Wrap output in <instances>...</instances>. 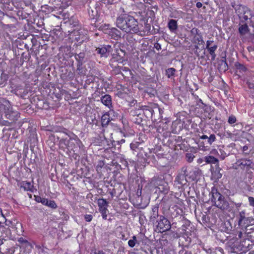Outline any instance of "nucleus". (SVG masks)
<instances>
[{
	"label": "nucleus",
	"instance_id": "aec40b11",
	"mask_svg": "<svg viewBox=\"0 0 254 254\" xmlns=\"http://www.w3.org/2000/svg\"><path fill=\"white\" fill-rule=\"evenodd\" d=\"M6 225H7L8 227L14 229V230L17 233L18 232L17 229L21 228L22 227V225L21 223L18 222L14 223L10 221H7L6 222Z\"/></svg>",
	"mask_w": 254,
	"mask_h": 254
},
{
	"label": "nucleus",
	"instance_id": "20e7f679",
	"mask_svg": "<svg viewBox=\"0 0 254 254\" xmlns=\"http://www.w3.org/2000/svg\"><path fill=\"white\" fill-rule=\"evenodd\" d=\"M252 168L253 161L248 158L239 159L232 166V168L235 170L241 169L246 172H248Z\"/></svg>",
	"mask_w": 254,
	"mask_h": 254
},
{
	"label": "nucleus",
	"instance_id": "4be33fe9",
	"mask_svg": "<svg viewBox=\"0 0 254 254\" xmlns=\"http://www.w3.org/2000/svg\"><path fill=\"white\" fill-rule=\"evenodd\" d=\"M102 126L103 127L107 126L110 122L109 115L106 113L101 117Z\"/></svg>",
	"mask_w": 254,
	"mask_h": 254
},
{
	"label": "nucleus",
	"instance_id": "4468645a",
	"mask_svg": "<svg viewBox=\"0 0 254 254\" xmlns=\"http://www.w3.org/2000/svg\"><path fill=\"white\" fill-rule=\"evenodd\" d=\"M109 35L112 39L118 40L121 37V33L120 30L116 28H113L110 29Z\"/></svg>",
	"mask_w": 254,
	"mask_h": 254
},
{
	"label": "nucleus",
	"instance_id": "412c9836",
	"mask_svg": "<svg viewBox=\"0 0 254 254\" xmlns=\"http://www.w3.org/2000/svg\"><path fill=\"white\" fill-rule=\"evenodd\" d=\"M249 239L248 240H244L243 241L241 242L240 244V250L245 252L247 251L250 247V243H249Z\"/></svg>",
	"mask_w": 254,
	"mask_h": 254
},
{
	"label": "nucleus",
	"instance_id": "39448f33",
	"mask_svg": "<svg viewBox=\"0 0 254 254\" xmlns=\"http://www.w3.org/2000/svg\"><path fill=\"white\" fill-rule=\"evenodd\" d=\"M199 139L204 140L200 142L199 144V148L203 151L207 150L209 146L211 145L216 140V135L214 134H210L209 136L202 134L199 135Z\"/></svg>",
	"mask_w": 254,
	"mask_h": 254
},
{
	"label": "nucleus",
	"instance_id": "a19ab883",
	"mask_svg": "<svg viewBox=\"0 0 254 254\" xmlns=\"http://www.w3.org/2000/svg\"><path fill=\"white\" fill-rule=\"evenodd\" d=\"M190 32L191 33L194 35V36H197V35H198V30L196 28H193L191 31H190Z\"/></svg>",
	"mask_w": 254,
	"mask_h": 254
},
{
	"label": "nucleus",
	"instance_id": "774afa93",
	"mask_svg": "<svg viewBox=\"0 0 254 254\" xmlns=\"http://www.w3.org/2000/svg\"><path fill=\"white\" fill-rule=\"evenodd\" d=\"M214 43H213L212 45H211V46H212V45L214 44Z\"/></svg>",
	"mask_w": 254,
	"mask_h": 254
},
{
	"label": "nucleus",
	"instance_id": "f704fd0d",
	"mask_svg": "<svg viewBox=\"0 0 254 254\" xmlns=\"http://www.w3.org/2000/svg\"><path fill=\"white\" fill-rule=\"evenodd\" d=\"M153 0H139V1L136 2L137 4H143L144 3H147L149 4H152Z\"/></svg>",
	"mask_w": 254,
	"mask_h": 254
},
{
	"label": "nucleus",
	"instance_id": "603ef678",
	"mask_svg": "<svg viewBox=\"0 0 254 254\" xmlns=\"http://www.w3.org/2000/svg\"><path fill=\"white\" fill-rule=\"evenodd\" d=\"M162 124L163 125H164V126L163 127L165 129H167V122H165V123L162 122Z\"/></svg>",
	"mask_w": 254,
	"mask_h": 254
},
{
	"label": "nucleus",
	"instance_id": "8fccbe9b",
	"mask_svg": "<svg viewBox=\"0 0 254 254\" xmlns=\"http://www.w3.org/2000/svg\"><path fill=\"white\" fill-rule=\"evenodd\" d=\"M210 154H212L213 155H216V154H218V151L216 149H214L211 151Z\"/></svg>",
	"mask_w": 254,
	"mask_h": 254
},
{
	"label": "nucleus",
	"instance_id": "680f3d73",
	"mask_svg": "<svg viewBox=\"0 0 254 254\" xmlns=\"http://www.w3.org/2000/svg\"><path fill=\"white\" fill-rule=\"evenodd\" d=\"M141 193V191H140V192H138V191H137V194H138H138H140V193Z\"/></svg>",
	"mask_w": 254,
	"mask_h": 254
},
{
	"label": "nucleus",
	"instance_id": "49530a36",
	"mask_svg": "<svg viewBox=\"0 0 254 254\" xmlns=\"http://www.w3.org/2000/svg\"><path fill=\"white\" fill-rule=\"evenodd\" d=\"M154 47L157 50H159L161 49V45L158 43H156L154 44Z\"/></svg>",
	"mask_w": 254,
	"mask_h": 254
},
{
	"label": "nucleus",
	"instance_id": "69168bd1",
	"mask_svg": "<svg viewBox=\"0 0 254 254\" xmlns=\"http://www.w3.org/2000/svg\"><path fill=\"white\" fill-rule=\"evenodd\" d=\"M225 64L226 65H227V64L226 62H225Z\"/></svg>",
	"mask_w": 254,
	"mask_h": 254
},
{
	"label": "nucleus",
	"instance_id": "c85d7f7f",
	"mask_svg": "<svg viewBox=\"0 0 254 254\" xmlns=\"http://www.w3.org/2000/svg\"><path fill=\"white\" fill-rule=\"evenodd\" d=\"M45 205H47L52 208H56L57 207V205L54 200H49L47 199V203Z\"/></svg>",
	"mask_w": 254,
	"mask_h": 254
},
{
	"label": "nucleus",
	"instance_id": "3c124183",
	"mask_svg": "<svg viewBox=\"0 0 254 254\" xmlns=\"http://www.w3.org/2000/svg\"><path fill=\"white\" fill-rule=\"evenodd\" d=\"M196 6L197 8H200L202 7V4L200 2H197L196 4Z\"/></svg>",
	"mask_w": 254,
	"mask_h": 254
},
{
	"label": "nucleus",
	"instance_id": "6ab92c4d",
	"mask_svg": "<svg viewBox=\"0 0 254 254\" xmlns=\"http://www.w3.org/2000/svg\"><path fill=\"white\" fill-rule=\"evenodd\" d=\"M20 187L23 188L24 190L33 191V186L30 182L23 181L20 183Z\"/></svg>",
	"mask_w": 254,
	"mask_h": 254
},
{
	"label": "nucleus",
	"instance_id": "a211bd4d",
	"mask_svg": "<svg viewBox=\"0 0 254 254\" xmlns=\"http://www.w3.org/2000/svg\"><path fill=\"white\" fill-rule=\"evenodd\" d=\"M168 27L172 32H175L178 29L177 21L174 19H170L168 23Z\"/></svg>",
	"mask_w": 254,
	"mask_h": 254
},
{
	"label": "nucleus",
	"instance_id": "79ce46f5",
	"mask_svg": "<svg viewBox=\"0 0 254 254\" xmlns=\"http://www.w3.org/2000/svg\"><path fill=\"white\" fill-rule=\"evenodd\" d=\"M248 199L250 205L254 207V198L252 196H249Z\"/></svg>",
	"mask_w": 254,
	"mask_h": 254
},
{
	"label": "nucleus",
	"instance_id": "338daca9",
	"mask_svg": "<svg viewBox=\"0 0 254 254\" xmlns=\"http://www.w3.org/2000/svg\"><path fill=\"white\" fill-rule=\"evenodd\" d=\"M7 19H11V18H9V17H7Z\"/></svg>",
	"mask_w": 254,
	"mask_h": 254
},
{
	"label": "nucleus",
	"instance_id": "5701e85b",
	"mask_svg": "<svg viewBox=\"0 0 254 254\" xmlns=\"http://www.w3.org/2000/svg\"><path fill=\"white\" fill-rule=\"evenodd\" d=\"M158 217V207L154 206L152 209L151 214L150 217V219L151 221H154L155 219Z\"/></svg>",
	"mask_w": 254,
	"mask_h": 254
},
{
	"label": "nucleus",
	"instance_id": "13d9d810",
	"mask_svg": "<svg viewBox=\"0 0 254 254\" xmlns=\"http://www.w3.org/2000/svg\"><path fill=\"white\" fill-rule=\"evenodd\" d=\"M150 112H153V110L152 109H150V110H149ZM151 114H153V113H151Z\"/></svg>",
	"mask_w": 254,
	"mask_h": 254
},
{
	"label": "nucleus",
	"instance_id": "37998d69",
	"mask_svg": "<svg viewBox=\"0 0 254 254\" xmlns=\"http://www.w3.org/2000/svg\"><path fill=\"white\" fill-rule=\"evenodd\" d=\"M250 25L254 28V15H252L250 17Z\"/></svg>",
	"mask_w": 254,
	"mask_h": 254
},
{
	"label": "nucleus",
	"instance_id": "a878e982",
	"mask_svg": "<svg viewBox=\"0 0 254 254\" xmlns=\"http://www.w3.org/2000/svg\"><path fill=\"white\" fill-rule=\"evenodd\" d=\"M175 71V68L173 67L169 68L166 70V74L168 78H171L174 76Z\"/></svg>",
	"mask_w": 254,
	"mask_h": 254
},
{
	"label": "nucleus",
	"instance_id": "de8ad7c7",
	"mask_svg": "<svg viewBox=\"0 0 254 254\" xmlns=\"http://www.w3.org/2000/svg\"><path fill=\"white\" fill-rule=\"evenodd\" d=\"M247 84L248 85L250 89H254V83H251L250 81H248Z\"/></svg>",
	"mask_w": 254,
	"mask_h": 254
},
{
	"label": "nucleus",
	"instance_id": "6e6552de",
	"mask_svg": "<svg viewBox=\"0 0 254 254\" xmlns=\"http://www.w3.org/2000/svg\"><path fill=\"white\" fill-rule=\"evenodd\" d=\"M171 228L170 221L163 216H160L159 220L158 221L157 229L160 232H166Z\"/></svg>",
	"mask_w": 254,
	"mask_h": 254
},
{
	"label": "nucleus",
	"instance_id": "09e8293b",
	"mask_svg": "<svg viewBox=\"0 0 254 254\" xmlns=\"http://www.w3.org/2000/svg\"><path fill=\"white\" fill-rule=\"evenodd\" d=\"M180 254H191V253L190 251H186L182 250L180 252Z\"/></svg>",
	"mask_w": 254,
	"mask_h": 254
},
{
	"label": "nucleus",
	"instance_id": "4c0bfd02",
	"mask_svg": "<svg viewBox=\"0 0 254 254\" xmlns=\"http://www.w3.org/2000/svg\"><path fill=\"white\" fill-rule=\"evenodd\" d=\"M236 122V118L234 116L231 115V116L229 117V119H228V123L230 124H234Z\"/></svg>",
	"mask_w": 254,
	"mask_h": 254
},
{
	"label": "nucleus",
	"instance_id": "dca6fc26",
	"mask_svg": "<svg viewBox=\"0 0 254 254\" xmlns=\"http://www.w3.org/2000/svg\"><path fill=\"white\" fill-rule=\"evenodd\" d=\"M203 160L206 164H218L219 160L216 158L211 155H207L203 158Z\"/></svg>",
	"mask_w": 254,
	"mask_h": 254
},
{
	"label": "nucleus",
	"instance_id": "393cba45",
	"mask_svg": "<svg viewBox=\"0 0 254 254\" xmlns=\"http://www.w3.org/2000/svg\"><path fill=\"white\" fill-rule=\"evenodd\" d=\"M248 31V26L246 23L240 25L239 27V32L242 35H245Z\"/></svg>",
	"mask_w": 254,
	"mask_h": 254
},
{
	"label": "nucleus",
	"instance_id": "4d7b16f0",
	"mask_svg": "<svg viewBox=\"0 0 254 254\" xmlns=\"http://www.w3.org/2000/svg\"><path fill=\"white\" fill-rule=\"evenodd\" d=\"M148 108H149V107L148 106H144L143 107V110H149V111L150 110H149Z\"/></svg>",
	"mask_w": 254,
	"mask_h": 254
},
{
	"label": "nucleus",
	"instance_id": "c756f323",
	"mask_svg": "<svg viewBox=\"0 0 254 254\" xmlns=\"http://www.w3.org/2000/svg\"><path fill=\"white\" fill-rule=\"evenodd\" d=\"M194 158V155L191 153H187L186 154V159L188 162L190 163L192 162Z\"/></svg>",
	"mask_w": 254,
	"mask_h": 254
},
{
	"label": "nucleus",
	"instance_id": "1a4fd4ad",
	"mask_svg": "<svg viewBox=\"0 0 254 254\" xmlns=\"http://www.w3.org/2000/svg\"><path fill=\"white\" fill-rule=\"evenodd\" d=\"M99 206V212L101 213L103 219L106 220L107 219V212L108 211L107 207L108 206V201L104 198H99L97 201Z\"/></svg>",
	"mask_w": 254,
	"mask_h": 254
},
{
	"label": "nucleus",
	"instance_id": "473e14b6",
	"mask_svg": "<svg viewBox=\"0 0 254 254\" xmlns=\"http://www.w3.org/2000/svg\"><path fill=\"white\" fill-rule=\"evenodd\" d=\"M136 242V238L135 236L132 237V239L130 240L128 242V244L129 247L133 248L134 247Z\"/></svg>",
	"mask_w": 254,
	"mask_h": 254
},
{
	"label": "nucleus",
	"instance_id": "864d4df0",
	"mask_svg": "<svg viewBox=\"0 0 254 254\" xmlns=\"http://www.w3.org/2000/svg\"><path fill=\"white\" fill-rule=\"evenodd\" d=\"M95 254H105L102 251H99L98 252H95Z\"/></svg>",
	"mask_w": 254,
	"mask_h": 254
},
{
	"label": "nucleus",
	"instance_id": "7c9ffc66",
	"mask_svg": "<svg viewBox=\"0 0 254 254\" xmlns=\"http://www.w3.org/2000/svg\"><path fill=\"white\" fill-rule=\"evenodd\" d=\"M6 21L4 20V22L1 21L0 20V29H6L7 28H10L11 27V25L9 24L8 23H6Z\"/></svg>",
	"mask_w": 254,
	"mask_h": 254
},
{
	"label": "nucleus",
	"instance_id": "423d86ee",
	"mask_svg": "<svg viewBox=\"0 0 254 254\" xmlns=\"http://www.w3.org/2000/svg\"><path fill=\"white\" fill-rule=\"evenodd\" d=\"M236 12L238 14L239 18L241 19V22L244 23L252 15V12L248 7L242 5H238L235 8Z\"/></svg>",
	"mask_w": 254,
	"mask_h": 254
},
{
	"label": "nucleus",
	"instance_id": "f8f14e48",
	"mask_svg": "<svg viewBox=\"0 0 254 254\" xmlns=\"http://www.w3.org/2000/svg\"><path fill=\"white\" fill-rule=\"evenodd\" d=\"M112 48L110 45H107L96 49L97 53L101 55V57H107L111 52Z\"/></svg>",
	"mask_w": 254,
	"mask_h": 254
},
{
	"label": "nucleus",
	"instance_id": "c9c22d12",
	"mask_svg": "<svg viewBox=\"0 0 254 254\" xmlns=\"http://www.w3.org/2000/svg\"><path fill=\"white\" fill-rule=\"evenodd\" d=\"M36 201L39 202H41L43 205H45L47 203V199L45 198H41V197H37Z\"/></svg>",
	"mask_w": 254,
	"mask_h": 254
},
{
	"label": "nucleus",
	"instance_id": "72a5a7b5",
	"mask_svg": "<svg viewBox=\"0 0 254 254\" xmlns=\"http://www.w3.org/2000/svg\"><path fill=\"white\" fill-rule=\"evenodd\" d=\"M236 66L240 71L245 72L247 70V68L243 64L238 63L236 64Z\"/></svg>",
	"mask_w": 254,
	"mask_h": 254
},
{
	"label": "nucleus",
	"instance_id": "5fc2aeb1",
	"mask_svg": "<svg viewBox=\"0 0 254 254\" xmlns=\"http://www.w3.org/2000/svg\"><path fill=\"white\" fill-rule=\"evenodd\" d=\"M248 149V147L246 145L244 146L243 147V151H247V150Z\"/></svg>",
	"mask_w": 254,
	"mask_h": 254
},
{
	"label": "nucleus",
	"instance_id": "c03bdc74",
	"mask_svg": "<svg viewBox=\"0 0 254 254\" xmlns=\"http://www.w3.org/2000/svg\"><path fill=\"white\" fill-rule=\"evenodd\" d=\"M147 159L151 160L153 163H154L156 161L155 157L154 155H149L148 157H147Z\"/></svg>",
	"mask_w": 254,
	"mask_h": 254
},
{
	"label": "nucleus",
	"instance_id": "ddd939ff",
	"mask_svg": "<svg viewBox=\"0 0 254 254\" xmlns=\"http://www.w3.org/2000/svg\"><path fill=\"white\" fill-rule=\"evenodd\" d=\"M215 206L221 210H227L229 208V204L225 197H224L223 199H221L219 201H217Z\"/></svg>",
	"mask_w": 254,
	"mask_h": 254
},
{
	"label": "nucleus",
	"instance_id": "ea45409f",
	"mask_svg": "<svg viewBox=\"0 0 254 254\" xmlns=\"http://www.w3.org/2000/svg\"><path fill=\"white\" fill-rule=\"evenodd\" d=\"M93 217L90 214H86L84 216V219L87 222H90L92 220Z\"/></svg>",
	"mask_w": 254,
	"mask_h": 254
},
{
	"label": "nucleus",
	"instance_id": "bf43d9fd",
	"mask_svg": "<svg viewBox=\"0 0 254 254\" xmlns=\"http://www.w3.org/2000/svg\"><path fill=\"white\" fill-rule=\"evenodd\" d=\"M141 193V191H140V192H138V191H137V194H138H138H140V193Z\"/></svg>",
	"mask_w": 254,
	"mask_h": 254
},
{
	"label": "nucleus",
	"instance_id": "a18cd8bd",
	"mask_svg": "<svg viewBox=\"0 0 254 254\" xmlns=\"http://www.w3.org/2000/svg\"><path fill=\"white\" fill-rule=\"evenodd\" d=\"M104 165V163L103 162H100L99 163V164L96 166V169L97 171L99 170V169H100L102 168V166Z\"/></svg>",
	"mask_w": 254,
	"mask_h": 254
},
{
	"label": "nucleus",
	"instance_id": "0e129e2a",
	"mask_svg": "<svg viewBox=\"0 0 254 254\" xmlns=\"http://www.w3.org/2000/svg\"><path fill=\"white\" fill-rule=\"evenodd\" d=\"M232 6H233V7H234L235 9L236 7H234V4H232Z\"/></svg>",
	"mask_w": 254,
	"mask_h": 254
},
{
	"label": "nucleus",
	"instance_id": "e433bc0d",
	"mask_svg": "<svg viewBox=\"0 0 254 254\" xmlns=\"http://www.w3.org/2000/svg\"><path fill=\"white\" fill-rule=\"evenodd\" d=\"M212 174H213L214 177L217 179H219L221 178L222 176V174L220 173V171H215V172H214Z\"/></svg>",
	"mask_w": 254,
	"mask_h": 254
},
{
	"label": "nucleus",
	"instance_id": "7ed1b4c3",
	"mask_svg": "<svg viewBox=\"0 0 254 254\" xmlns=\"http://www.w3.org/2000/svg\"><path fill=\"white\" fill-rule=\"evenodd\" d=\"M236 217L238 219V227L244 230L249 226L254 225V218L246 217L245 211L239 212Z\"/></svg>",
	"mask_w": 254,
	"mask_h": 254
},
{
	"label": "nucleus",
	"instance_id": "f3484780",
	"mask_svg": "<svg viewBox=\"0 0 254 254\" xmlns=\"http://www.w3.org/2000/svg\"><path fill=\"white\" fill-rule=\"evenodd\" d=\"M75 60L77 61V69L82 65L83 63V60L85 58V54L84 53H80L78 54H76L74 56Z\"/></svg>",
	"mask_w": 254,
	"mask_h": 254
},
{
	"label": "nucleus",
	"instance_id": "9d476101",
	"mask_svg": "<svg viewBox=\"0 0 254 254\" xmlns=\"http://www.w3.org/2000/svg\"><path fill=\"white\" fill-rule=\"evenodd\" d=\"M214 43V41L212 40H207L206 41V49L208 50L209 54L211 55V60L214 61L216 57V55L215 54V51L217 50L218 48V45L217 44H214L212 46H211Z\"/></svg>",
	"mask_w": 254,
	"mask_h": 254
},
{
	"label": "nucleus",
	"instance_id": "2eb2a0df",
	"mask_svg": "<svg viewBox=\"0 0 254 254\" xmlns=\"http://www.w3.org/2000/svg\"><path fill=\"white\" fill-rule=\"evenodd\" d=\"M102 103L106 106L110 108L112 107V98L110 95L106 94L101 97Z\"/></svg>",
	"mask_w": 254,
	"mask_h": 254
},
{
	"label": "nucleus",
	"instance_id": "58836bf2",
	"mask_svg": "<svg viewBox=\"0 0 254 254\" xmlns=\"http://www.w3.org/2000/svg\"><path fill=\"white\" fill-rule=\"evenodd\" d=\"M219 151L221 153V155H220V158L221 160H224L226 156H227V154L225 153L223 150L219 149Z\"/></svg>",
	"mask_w": 254,
	"mask_h": 254
},
{
	"label": "nucleus",
	"instance_id": "bb28decb",
	"mask_svg": "<svg viewBox=\"0 0 254 254\" xmlns=\"http://www.w3.org/2000/svg\"><path fill=\"white\" fill-rule=\"evenodd\" d=\"M140 143L138 142H132L130 144V147L132 150L137 152L139 149V146Z\"/></svg>",
	"mask_w": 254,
	"mask_h": 254
},
{
	"label": "nucleus",
	"instance_id": "b1692460",
	"mask_svg": "<svg viewBox=\"0 0 254 254\" xmlns=\"http://www.w3.org/2000/svg\"><path fill=\"white\" fill-rule=\"evenodd\" d=\"M157 188L159 190L163 193H167L169 191L168 185L166 184H158Z\"/></svg>",
	"mask_w": 254,
	"mask_h": 254
},
{
	"label": "nucleus",
	"instance_id": "6e6d98bb",
	"mask_svg": "<svg viewBox=\"0 0 254 254\" xmlns=\"http://www.w3.org/2000/svg\"><path fill=\"white\" fill-rule=\"evenodd\" d=\"M242 235H243V234H242V232H240L238 234V237L239 238H241L242 237Z\"/></svg>",
	"mask_w": 254,
	"mask_h": 254
},
{
	"label": "nucleus",
	"instance_id": "9b49d317",
	"mask_svg": "<svg viewBox=\"0 0 254 254\" xmlns=\"http://www.w3.org/2000/svg\"><path fill=\"white\" fill-rule=\"evenodd\" d=\"M210 194L211 195V202L214 205H216L217 201H219V200H220L221 199H223L224 197V196H223L220 192H219L218 190L215 187L212 188Z\"/></svg>",
	"mask_w": 254,
	"mask_h": 254
},
{
	"label": "nucleus",
	"instance_id": "e2e57ef3",
	"mask_svg": "<svg viewBox=\"0 0 254 254\" xmlns=\"http://www.w3.org/2000/svg\"><path fill=\"white\" fill-rule=\"evenodd\" d=\"M133 0L134 1L137 2V1H139V0Z\"/></svg>",
	"mask_w": 254,
	"mask_h": 254
},
{
	"label": "nucleus",
	"instance_id": "052dcab7",
	"mask_svg": "<svg viewBox=\"0 0 254 254\" xmlns=\"http://www.w3.org/2000/svg\"><path fill=\"white\" fill-rule=\"evenodd\" d=\"M141 193V191H140V192H138V191H137V194H138H138H140V193Z\"/></svg>",
	"mask_w": 254,
	"mask_h": 254
},
{
	"label": "nucleus",
	"instance_id": "0eeeda50",
	"mask_svg": "<svg viewBox=\"0 0 254 254\" xmlns=\"http://www.w3.org/2000/svg\"><path fill=\"white\" fill-rule=\"evenodd\" d=\"M187 172V167L184 166L181 168L176 176L174 182L176 184L179 185L178 186L179 188L187 184V180L186 176L188 175Z\"/></svg>",
	"mask_w": 254,
	"mask_h": 254
},
{
	"label": "nucleus",
	"instance_id": "f03ea898",
	"mask_svg": "<svg viewBox=\"0 0 254 254\" xmlns=\"http://www.w3.org/2000/svg\"><path fill=\"white\" fill-rule=\"evenodd\" d=\"M0 114H4L6 118L11 122L17 120L19 117L18 113L12 110L10 102L4 99L0 100Z\"/></svg>",
	"mask_w": 254,
	"mask_h": 254
},
{
	"label": "nucleus",
	"instance_id": "f257e3e1",
	"mask_svg": "<svg viewBox=\"0 0 254 254\" xmlns=\"http://www.w3.org/2000/svg\"><path fill=\"white\" fill-rule=\"evenodd\" d=\"M116 25L127 33L134 34L139 32L137 20L127 14H122L117 18Z\"/></svg>",
	"mask_w": 254,
	"mask_h": 254
},
{
	"label": "nucleus",
	"instance_id": "2f4dec72",
	"mask_svg": "<svg viewBox=\"0 0 254 254\" xmlns=\"http://www.w3.org/2000/svg\"><path fill=\"white\" fill-rule=\"evenodd\" d=\"M18 242L21 244L24 245L25 246L27 247L29 245V243L28 241L25 239H24L22 237H20L18 239Z\"/></svg>",
	"mask_w": 254,
	"mask_h": 254
},
{
	"label": "nucleus",
	"instance_id": "cd10ccee",
	"mask_svg": "<svg viewBox=\"0 0 254 254\" xmlns=\"http://www.w3.org/2000/svg\"><path fill=\"white\" fill-rule=\"evenodd\" d=\"M193 40L194 42L197 43V44H198L204 43V41L202 39V36L200 34H198L197 36H194Z\"/></svg>",
	"mask_w": 254,
	"mask_h": 254
}]
</instances>
